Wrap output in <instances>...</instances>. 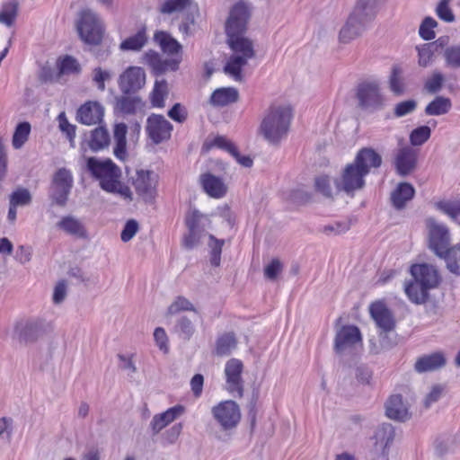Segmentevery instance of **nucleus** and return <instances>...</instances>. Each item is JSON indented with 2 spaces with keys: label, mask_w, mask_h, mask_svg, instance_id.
I'll list each match as a JSON object with an SVG mask.
<instances>
[{
  "label": "nucleus",
  "mask_w": 460,
  "mask_h": 460,
  "mask_svg": "<svg viewBox=\"0 0 460 460\" xmlns=\"http://www.w3.org/2000/svg\"><path fill=\"white\" fill-rule=\"evenodd\" d=\"M438 46L435 42L424 43L416 47L418 54V65L420 67H428L435 61V53Z\"/></svg>",
  "instance_id": "nucleus-38"
},
{
  "label": "nucleus",
  "mask_w": 460,
  "mask_h": 460,
  "mask_svg": "<svg viewBox=\"0 0 460 460\" xmlns=\"http://www.w3.org/2000/svg\"><path fill=\"white\" fill-rule=\"evenodd\" d=\"M439 257L444 259L450 273L460 276V243L449 247Z\"/></svg>",
  "instance_id": "nucleus-37"
},
{
  "label": "nucleus",
  "mask_w": 460,
  "mask_h": 460,
  "mask_svg": "<svg viewBox=\"0 0 460 460\" xmlns=\"http://www.w3.org/2000/svg\"><path fill=\"white\" fill-rule=\"evenodd\" d=\"M239 93L234 87H222L215 90L210 96L213 106L223 107L234 103L238 100Z\"/></svg>",
  "instance_id": "nucleus-33"
},
{
  "label": "nucleus",
  "mask_w": 460,
  "mask_h": 460,
  "mask_svg": "<svg viewBox=\"0 0 460 460\" xmlns=\"http://www.w3.org/2000/svg\"><path fill=\"white\" fill-rule=\"evenodd\" d=\"M376 0H358L345 23L339 31V41L348 44L360 37L367 25L376 16Z\"/></svg>",
  "instance_id": "nucleus-5"
},
{
  "label": "nucleus",
  "mask_w": 460,
  "mask_h": 460,
  "mask_svg": "<svg viewBox=\"0 0 460 460\" xmlns=\"http://www.w3.org/2000/svg\"><path fill=\"white\" fill-rule=\"evenodd\" d=\"M58 119L60 130L66 135V137L68 138L71 146L74 147V140L75 137V126L68 122L65 112H61L58 115Z\"/></svg>",
  "instance_id": "nucleus-60"
},
{
  "label": "nucleus",
  "mask_w": 460,
  "mask_h": 460,
  "mask_svg": "<svg viewBox=\"0 0 460 460\" xmlns=\"http://www.w3.org/2000/svg\"><path fill=\"white\" fill-rule=\"evenodd\" d=\"M189 0H166L160 5V12L164 14H172L181 12L188 4Z\"/></svg>",
  "instance_id": "nucleus-59"
},
{
  "label": "nucleus",
  "mask_w": 460,
  "mask_h": 460,
  "mask_svg": "<svg viewBox=\"0 0 460 460\" xmlns=\"http://www.w3.org/2000/svg\"><path fill=\"white\" fill-rule=\"evenodd\" d=\"M50 329L51 324L43 318H23L14 323L13 337L20 343H33Z\"/></svg>",
  "instance_id": "nucleus-8"
},
{
  "label": "nucleus",
  "mask_w": 460,
  "mask_h": 460,
  "mask_svg": "<svg viewBox=\"0 0 460 460\" xmlns=\"http://www.w3.org/2000/svg\"><path fill=\"white\" fill-rule=\"evenodd\" d=\"M446 362L447 359L445 355L442 352L438 351L419 358L414 364V369L418 373L435 371L444 367Z\"/></svg>",
  "instance_id": "nucleus-30"
},
{
  "label": "nucleus",
  "mask_w": 460,
  "mask_h": 460,
  "mask_svg": "<svg viewBox=\"0 0 460 460\" xmlns=\"http://www.w3.org/2000/svg\"><path fill=\"white\" fill-rule=\"evenodd\" d=\"M168 116L177 122H183L187 118V111L180 103H176L168 111Z\"/></svg>",
  "instance_id": "nucleus-64"
},
{
  "label": "nucleus",
  "mask_w": 460,
  "mask_h": 460,
  "mask_svg": "<svg viewBox=\"0 0 460 460\" xmlns=\"http://www.w3.org/2000/svg\"><path fill=\"white\" fill-rule=\"evenodd\" d=\"M211 414L216 423L224 431L234 429L241 420L240 407L232 400L223 401L213 406Z\"/></svg>",
  "instance_id": "nucleus-9"
},
{
  "label": "nucleus",
  "mask_w": 460,
  "mask_h": 460,
  "mask_svg": "<svg viewBox=\"0 0 460 460\" xmlns=\"http://www.w3.org/2000/svg\"><path fill=\"white\" fill-rule=\"evenodd\" d=\"M411 274L413 279L420 281L429 289L435 288L440 280L438 270L430 264H414L411 267Z\"/></svg>",
  "instance_id": "nucleus-19"
},
{
  "label": "nucleus",
  "mask_w": 460,
  "mask_h": 460,
  "mask_svg": "<svg viewBox=\"0 0 460 460\" xmlns=\"http://www.w3.org/2000/svg\"><path fill=\"white\" fill-rule=\"evenodd\" d=\"M394 438V430L391 424H382L375 431L374 444L370 449L372 460H389V447Z\"/></svg>",
  "instance_id": "nucleus-11"
},
{
  "label": "nucleus",
  "mask_w": 460,
  "mask_h": 460,
  "mask_svg": "<svg viewBox=\"0 0 460 460\" xmlns=\"http://www.w3.org/2000/svg\"><path fill=\"white\" fill-rule=\"evenodd\" d=\"M136 193L145 201H152L156 196L158 175L153 171L137 170L132 178Z\"/></svg>",
  "instance_id": "nucleus-12"
},
{
  "label": "nucleus",
  "mask_w": 460,
  "mask_h": 460,
  "mask_svg": "<svg viewBox=\"0 0 460 460\" xmlns=\"http://www.w3.org/2000/svg\"><path fill=\"white\" fill-rule=\"evenodd\" d=\"M184 412V406L178 404L169 408L162 413L155 415L151 421L153 431L155 433L160 432L164 428L181 417Z\"/></svg>",
  "instance_id": "nucleus-29"
},
{
  "label": "nucleus",
  "mask_w": 460,
  "mask_h": 460,
  "mask_svg": "<svg viewBox=\"0 0 460 460\" xmlns=\"http://www.w3.org/2000/svg\"><path fill=\"white\" fill-rule=\"evenodd\" d=\"M360 342L361 335L358 328L353 325H345L336 332L334 348L338 353H341Z\"/></svg>",
  "instance_id": "nucleus-17"
},
{
  "label": "nucleus",
  "mask_w": 460,
  "mask_h": 460,
  "mask_svg": "<svg viewBox=\"0 0 460 460\" xmlns=\"http://www.w3.org/2000/svg\"><path fill=\"white\" fill-rule=\"evenodd\" d=\"M154 338H155V343L159 347V349L161 350H163L164 352H167L169 349V347H168V338H167V334H166L165 331L161 327L156 328L154 332Z\"/></svg>",
  "instance_id": "nucleus-63"
},
{
  "label": "nucleus",
  "mask_w": 460,
  "mask_h": 460,
  "mask_svg": "<svg viewBox=\"0 0 460 460\" xmlns=\"http://www.w3.org/2000/svg\"><path fill=\"white\" fill-rule=\"evenodd\" d=\"M154 40L160 46L164 53L170 56L179 54L181 49V45L169 33L163 31L155 33Z\"/></svg>",
  "instance_id": "nucleus-34"
},
{
  "label": "nucleus",
  "mask_w": 460,
  "mask_h": 460,
  "mask_svg": "<svg viewBox=\"0 0 460 460\" xmlns=\"http://www.w3.org/2000/svg\"><path fill=\"white\" fill-rule=\"evenodd\" d=\"M110 142L111 138L108 130L103 127H99L91 131L87 144L92 151L98 152L107 148Z\"/></svg>",
  "instance_id": "nucleus-36"
},
{
  "label": "nucleus",
  "mask_w": 460,
  "mask_h": 460,
  "mask_svg": "<svg viewBox=\"0 0 460 460\" xmlns=\"http://www.w3.org/2000/svg\"><path fill=\"white\" fill-rule=\"evenodd\" d=\"M438 26V22L432 17H426L419 29L420 36L425 40H433L436 37L434 29Z\"/></svg>",
  "instance_id": "nucleus-55"
},
{
  "label": "nucleus",
  "mask_w": 460,
  "mask_h": 460,
  "mask_svg": "<svg viewBox=\"0 0 460 460\" xmlns=\"http://www.w3.org/2000/svg\"><path fill=\"white\" fill-rule=\"evenodd\" d=\"M104 116L103 106L95 101H90L84 103L77 111V120L87 126L99 124L102 121Z\"/></svg>",
  "instance_id": "nucleus-21"
},
{
  "label": "nucleus",
  "mask_w": 460,
  "mask_h": 460,
  "mask_svg": "<svg viewBox=\"0 0 460 460\" xmlns=\"http://www.w3.org/2000/svg\"><path fill=\"white\" fill-rule=\"evenodd\" d=\"M292 119L291 108L288 105H272L266 111L260 130L270 143H279L289 130Z\"/></svg>",
  "instance_id": "nucleus-6"
},
{
  "label": "nucleus",
  "mask_w": 460,
  "mask_h": 460,
  "mask_svg": "<svg viewBox=\"0 0 460 460\" xmlns=\"http://www.w3.org/2000/svg\"><path fill=\"white\" fill-rule=\"evenodd\" d=\"M32 196L31 191L23 187L15 189L9 196V209L7 220L13 224L16 220L17 208L26 207L31 203Z\"/></svg>",
  "instance_id": "nucleus-26"
},
{
  "label": "nucleus",
  "mask_w": 460,
  "mask_h": 460,
  "mask_svg": "<svg viewBox=\"0 0 460 460\" xmlns=\"http://www.w3.org/2000/svg\"><path fill=\"white\" fill-rule=\"evenodd\" d=\"M184 311H193L195 312V307L190 301L183 296H178L175 300L169 305L167 309V315H175L181 312Z\"/></svg>",
  "instance_id": "nucleus-50"
},
{
  "label": "nucleus",
  "mask_w": 460,
  "mask_h": 460,
  "mask_svg": "<svg viewBox=\"0 0 460 460\" xmlns=\"http://www.w3.org/2000/svg\"><path fill=\"white\" fill-rule=\"evenodd\" d=\"M141 108V100L137 97L124 96L117 101V109L124 114H133Z\"/></svg>",
  "instance_id": "nucleus-47"
},
{
  "label": "nucleus",
  "mask_w": 460,
  "mask_h": 460,
  "mask_svg": "<svg viewBox=\"0 0 460 460\" xmlns=\"http://www.w3.org/2000/svg\"><path fill=\"white\" fill-rule=\"evenodd\" d=\"M138 231V224L135 220H128L120 234L121 240L125 243L130 241Z\"/></svg>",
  "instance_id": "nucleus-62"
},
{
  "label": "nucleus",
  "mask_w": 460,
  "mask_h": 460,
  "mask_svg": "<svg viewBox=\"0 0 460 460\" xmlns=\"http://www.w3.org/2000/svg\"><path fill=\"white\" fill-rule=\"evenodd\" d=\"M148 36L146 27L139 29L135 34L126 38L119 44L121 51L138 52L146 45Z\"/></svg>",
  "instance_id": "nucleus-32"
},
{
  "label": "nucleus",
  "mask_w": 460,
  "mask_h": 460,
  "mask_svg": "<svg viewBox=\"0 0 460 460\" xmlns=\"http://www.w3.org/2000/svg\"><path fill=\"white\" fill-rule=\"evenodd\" d=\"M112 76L111 70L97 66L92 72V82L99 91L103 92L106 88L105 83L110 82Z\"/></svg>",
  "instance_id": "nucleus-48"
},
{
  "label": "nucleus",
  "mask_w": 460,
  "mask_h": 460,
  "mask_svg": "<svg viewBox=\"0 0 460 460\" xmlns=\"http://www.w3.org/2000/svg\"><path fill=\"white\" fill-rule=\"evenodd\" d=\"M57 228L63 233L76 238L87 236L86 228L84 223L75 216L66 215L62 217L56 225Z\"/></svg>",
  "instance_id": "nucleus-27"
},
{
  "label": "nucleus",
  "mask_w": 460,
  "mask_h": 460,
  "mask_svg": "<svg viewBox=\"0 0 460 460\" xmlns=\"http://www.w3.org/2000/svg\"><path fill=\"white\" fill-rule=\"evenodd\" d=\"M249 17V6L241 2L232 8L226 24L228 42L233 54L227 60L224 71L235 81L243 80V68L247 65L248 60L254 57L252 42L242 36L246 29Z\"/></svg>",
  "instance_id": "nucleus-1"
},
{
  "label": "nucleus",
  "mask_w": 460,
  "mask_h": 460,
  "mask_svg": "<svg viewBox=\"0 0 460 460\" xmlns=\"http://www.w3.org/2000/svg\"><path fill=\"white\" fill-rule=\"evenodd\" d=\"M172 125L164 116L152 114L147 118L146 131L155 144H159L171 137Z\"/></svg>",
  "instance_id": "nucleus-15"
},
{
  "label": "nucleus",
  "mask_w": 460,
  "mask_h": 460,
  "mask_svg": "<svg viewBox=\"0 0 460 460\" xmlns=\"http://www.w3.org/2000/svg\"><path fill=\"white\" fill-rule=\"evenodd\" d=\"M381 163L382 158L380 155L372 148H362L358 152L352 162L365 176H367L373 168H378Z\"/></svg>",
  "instance_id": "nucleus-24"
},
{
  "label": "nucleus",
  "mask_w": 460,
  "mask_h": 460,
  "mask_svg": "<svg viewBox=\"0 0 460 460\" xmlns=\"http://www.w3.org/2000/svg\"><path fill=\"white\" fill-rule=\"evenodd\" d=\"M445 82L443 74L439 71H434L431 75L426 80L424 87L430 93L439 92Z\"/></svg>",
  "instance_id": "nucleus-56"
},
{
  "label": "nucleus",
  "mask_w": 460,
  "mask_h": 460,
  "mask_svg": "<svg viewBox=\"0 0 460 460\" xmlns=\"http://www.w3.org/2000/svg\"><path fill=\"white\" fill-rule=\"evenodd\" d=\"M185 221L188 229L192 232H204L210 224L209 218L196 209L188 212Z\"/></svg>",
  "instance_id": "nucleus-42"
},
{
  "label": "nucleus",
  "mask_w": 460,
  "mask_h": 460,
  "mask_svg": "<svg viewBox=\"0 0 460 460\" xmlns=\"http://www.w3.org/2000/svg\"><path fill=\"white\" fill-rule=\"evenodd\" d=\"M451 2L452 0H440L436 7V14L446 22H453L455 21V15L450 8Z\"/></svg>",
  "instance_id": "nucleus-58"
},
{
  "label": "nucleus",
  "mask_w": 460,
  "mask_h": 460,
  "mask_svg": "<svg viewBox=\"0 0 460 460\" xmlns=\"http://www.w3.org/2000/svg\"><path fill=\"white\" fill-rule=\"evenodd\" d=\"M415 193L413 186L408 182H401L391 194L393 205L396 208H402L405 203L411 200Z\"/></svg>",
  "instance_id": "nucleus-35"
},
{
  "label": "nucleus",
  "mask_w": 460,
  "mask_h": 460,
  "mask_svg": "<svg viewBox=\"0 0 460 460\" xmlns=\"http://www.w3.org/2000/svg\"><path fill=\"white\" fill-rule=\"evenodd\" d=\"M443 56L447 67L460 68V45L447 47Z\"/></svg>",
  "instance_id": "nucleus-51"
},
{
  "label": "nucleus",
  "mask_w": 460,
  "mask_h": 460,
  "mask_svg": "<svg viewBox=\"0 0 460 460\" xmlns=\"http://www.w3.org/2000/svg\"><path fill=\"white\" fill-rule=\"evenodd\" d=\"M417 103L413 100H407L397 103L394 107V115L398 118L406 116L415 111Z\"/></svg>",
  "instance_id": "nucleus-61"
},
{
  "label": "nucleus",
  "mask_w": 460,
  "mask_h": 460,
  "mask_svg": "<svg viewBox=\"0 0 460 460\" xmlns=\"http://www.w3.org/2000/svg\"><path fill=\"white\" fill-rule=\"evenodd\" d=\"M174 331L181 339L190 340L195 332V327L189 318L183 316L177 321Z\"/></svg>",
  "instance_id": "nucleus-49"
},
{
  "label": "nucleus",
  "mask_w": 460,
  "mask_h": 460,
  "mask_svg": "<svg viewBox=\"0 0 460 460\" xmlns=\"http://www.w3.org/2000/svg\"><path fill=\"white\" fill-rule=\"evenodd\" d=\"M81 71V66L78 61L70 57L66 56L59 61V72L62 75H76Z\"/></svg>",
  "instance_id": "nucleus-53"
},
{
  "label": "nucleus",
  "mask_w": 460,
  "mask_h": 460,
  "mask_svg": "<svg viewBox=\"0 0 460 460\" xmlns=\"http://www.w3.org/2000/svg\"><path fill=\"white\" fill-rule=\"evenodd\" d=\"M429 248L439 257L448 249L450 234L448 228L434 218L427 220Z\"/></svg>",
  "instance_id": "nucleus-13"
},
{
  "label": "nucleus",
  "mask_w": 460,
  "mask_h": 460,
  "mask_svg": "<svg viewBox=\"0 0 460 460\" xmlns=\"http://www.w3.org/2000/svg\"><path fill=\"white\" fill-rule=\"evenodd\" d=\"M76 29L81 40L91 45H98L104 33L102 19L91 9H84L79 13Z\"/></svg>",
  "instance_id": "nucleus-7"
},
{
  "label": "nucleus",
  "mask_w": 460,
  "mask_h": 460,
  "mask_svg": "<svg viewBox=\"0 0 460 460\" xmlns=\"http://www.w3.org/2000/svg\"><path fill=\"white\" fill-rule=\"evenodd\" d=\"M18 15V4L15 1H9L2 4L0 10V23L11 27L14 24Z\"/></svg>",
  "instance_id": "nucleus-45"
},
{
  "label": "nucleus",
  "mask_w": 460,
  "mask_h": 460,
  "mask_svg": "<svg viewBox=\"0 0 460 460\" xmlns=\"http://www.w3.org/2000/svg\"><path fill=\"white\" fill-rule=\"evenodd\" d=\"M168 95V85L165 80L155 83L154 89L151 93V102L154 107L162 108L164 106V100Z\"/></svg>",
  "instance_id": "nucleus-46"
},
{
  "label": "nucleus",
  "mask_w": 460,
  "mask_h": 460,
  "mask_svg": "<svg viewBox=\"0 0 460 460\" xmlns=\"http://www.w3.org/2000/svg\"><path fill=\"white\" fill-rule=\"evenodd\" d=\"M86 167L103 190L119 194L128 200L132 199V192L120 181L121 171L112 160L90 157L86 161Z\"/></svg>",
  "instance_id": "nucleus-3"
},
{
  "label": "nucleus",
  "mask_w": 460,
  "mask_h": 460,
  "mask_svg": "<svg viewBox=\"0 0 460 460\" xmlns=\"http://www.w3.org/2000/svg\"><path fill=\"white\" fill-rule=\"evenodd\" d=\"M142 62L149 66L155 74L159 75L169 70H176L180 58L163 59L156 51L148 50L143 55Z\"/></svg>",
  "instance_id": "nucleus-22"
},
{
  "label": "nucleus",
  "mask_w": 460,
  "mask_h": 460,
  "mask_svg": "<svg viewBox=\"0 0 460 460\" xmlns=\"http://www.w3.org/2000/svg\"><path fill=\"white\" fill-rule=\"evenodd\" d=\"M73 182V174L69 170L61 168L55 173L52 182L53 190L51 198L56 204L64 206L66 203Z\"/></svg>",
  "instance_id": "nucleus-14"
},
{
  "label": "nucleus",
  "mask_w": 460,
  "mask_h": 460,
  "mask_svg": "<svg viewBox=\"0 0 460 460\" xmlns=\"http://www.w3.org/2000/svg\"><path fill=\"white\" fill-rule=\"evenodd\" d=\"M146 84V73L139 66L128 67L119 78V86L125 93H134L141 89Z\"/></svg>",
  "instance_id": "nucleus-16"
},
{
  "label": "nucleus",
  "mask_w": 460,
  "mask_h": 460,
  "mask_svg": "<svg viewBox=\"0 0 460 460\" xmlns=\"http://www.w3.org/2000/svg\"><path fill=\"white\" fill-rule=\"evenodd\" d=\"M452 107L449 98L444 96H437L425 108V113L429 116H440L447 114Z\"/></svg>",
  "instance_id": "nucleus-43"
},
{
  "label": "nucleus",
  "mask_w": 460,
  "mask_h": 460,
  "mask_svg": "<svg viewBox=\"0 0 460 460\" xmlns=\"http://www.w3.org/2000/svg\"><path fill=\"white\" fill-rule=\"evenodd\" d=\"M31 131V126L27 121L20 122L16 125L12 137V146L13 149L19 150L23 147L29 140Z\"/></svg>",
  "instance_id": "nucleus-41"
},
{
  "label": "nucleus",
  "mask_w": 460,
  "mask_h": 460,
  "mask_svg": "<svg viewBox=\"0 0 460 460\" xmlns=\"http://www.w3.org/2000/svg\"><path fill=\"white\" fill-rule=\"evenodd\" d=\"M237 341L233 332H226L220 335L216 342L215 352L217 356H227L235 349Z\"/></svg>",
  "instance_id": "nucleus-40"
},
{
  "label": "nucleus",
  "mask_w": 460,
  "mask_h": 460,
  "mask_svg": "<svg viewBox=\"0 0 460 460\" xmlns=\"http://www.w3.org/2000/svg\"><path fill=\"white\" fill-rule=\"evenodd\" d=\"M429 288L417 280H413L405 286V293L409 299L415 304H423L428 298Z\"/></svg>",
  "instance_id": "nucleus-39"
},
{
  "label": "nucleus",
  "mask_w": 460,
  "mask_h": 460,
  "mask_svg": "<svg viewBox=\"0 0 460 460\" xmlns=\"http://www.w3.org/2000/svg\"><path fill=\"white\" fill-rule=\"evenodd\" d=\"M204 146L207 149H211L213 147L224 149V150L227 151L230 155L235 149L234 145L223 136H217V137H215L211 140H207L204 144Z\"/></svg>",
  "instance_id": "nucleus-57"
},
{
  "label": "nucleus",
  "mask_w": 460,
  "mask_h": 460,
  "mask_svg": "<svg viewBox=\"0 0 460 460\" xmlns=\"http://www.w3.org/2000/svg\"><path fill=\"white\" fill-rule=\"evenodd\" d=\"M431 135V130L428 126H420L413 129L410 135V142L412 146L423 145Z\"/></svg>",
  "instance_id": "nucleus-54"
},
{
  "label": "nucleus",
  "mask_w": 460,
  "mask_h": 460,
  "mask_svg": "<svg viewBox=\"0 0 460 460\" xmlns=\"http://www.w3.org/2000/svg\"><path fill=\"white\" fill-rule=\"evenodd\" d=\"M357 98L359 106L368 111H379L385 103V98L377 81H365L359 84L357 88Z\"/></svg>",
  "instance_id": "nucleus-10"
},
{
  "label": "nucleus",
  "mask_w": 460,
  "mask_h": 460,
  "mask_svg": "<svg viewBox=\"0 0 460 460\" xmlns=\"http://www.w3.org/2000/svg\"><path fill=\"white\" fill-rule=\"evenodd\" d=\"M199 182L207 195L213 199H222L227 193V185L224 180L211 172L199 175Z\"/></svg>",
  "instance_id": "nucleus-20"
},
{
  "label": "nucleus",
  "mask_w": 460,
  "mask_h": 460,
  "mask_svg": "<svg viewBox=\"0 0 460 460\" xmlns=\"http://www.w3.org/2000/svg\"><path fill=\"white\" fill-rule=\"evenodd\" d=\"M371 317L376 326L385 332H390L394 328L395 322L391 311L382 302H376L369 308Z\"/></svg>",
  "instance_id": "nucleus-23"
},
{
  "label": "nucleus",
  "mask_w": 460,
  "mask_h": 460,
  "mask_svg": "<svg viewBox=\"0 0 460 460\" xmlns=\"http://www.w3.org/2000/svg\"><path fill=\"white\" fill-rule=\"evenodd\" d=\"M208 247L210 248V262L212 265L217 267L220 264V255L222 247L224 245V240L217 239L213 235H208Z\"/></svg>",
  "instance_id": "nucleus-52"
},
{
  "label": "nucleus",
  "mask_w": 460,
  "mask_h": 460,
  "mask_svg": "<svg viewBox=\"0 0 460 460\" xmlns=\"http://www.w3.org/2000/svg\"><path fill=\"white\" fill-rule=\"evenodd\" d=\"M435 208L455 220L460 216V196L438 201L435 203Z\"/></svg>",
  "instance_id": "nucleus-44"
},
{
  "label": "nucleus",
  "mask_w": 460,
  "mask_h": 460,
  "mask_svg": "<svg viewBox=\"0 0 460 460\" xmlns=\"http://www.w3.org/2000/svg\"><path fill=\"white\" fill-rule=\"evenodd\" d=\"M128 127L125 123H117L113 128V137L115 146L113 148V155L119 160L124 161L128 156L127 152V136Z\"/></svg>",
  "instance_id": "nucleus-31"
},
{
  "label": "nucleus",
  "mask_w": 460,
  "mask_h": 460,
  "mask_svg": "<svg viewBox=\"0 0 460 460\" xmlns=\"http://www.w3.org/2000/svg\"><path fill=\"white\" fill-rule=\"evenodd\" d=\"M418 153L411 146H402L397 150L394 158L396 172L401 176L412 172L417 164Z\"/></svg>",
  "instance_id": "nucleus-18"
},
{
  "label": "nucleus",
  "mask_w": 460,
  "mask_h": 460,
  "mask_svg": "<svg viewBox=\"0 0 460 460\" xmlns=\"http://www.w3.org/2000/svg\"><path fill=\"white\" fill-rule=\"evenodd\" d=\"M385 412L389 419L404 421L410 418L409 405L399 394L392 395L385 403Z\"/></svg>",
  "instance_id": "nucleus-28"
},
{
  "label": "nucleus",
  "mask_w": 460,
  "mask_h": 460,
  "mask_svg": "<svg viewBox=\"0 0 460 460\" xmlns=\"http://www.w3.org/2000/svg\"><path fill=\"white\" fill-rule=\"evenodd\" d=\"M249 17V6L241 2L232 8L226 24L228 42L233 54L227 60L224 71L235 81L243 80V68L247 65L248 60L254 57L252 42L242 36L246 29Z\"/></svg>",
  "instance_id": "nucleus-2"
},
{
  "label": "nucleus",
  "mask_w": 460,
  "mask_h": 460,
  "mask_svg": "<svg viewBox=\"0 0 460 460\" xmlns=\"http://www.w3.org/2000/svg\"><path fill=\"white\" fill-rule=\"evenodd\" d=\"M243 363L237 358L229 359L225 367L227 390L231 393L242 394Z\"/></svg>",
  "instance_id": "nucleus-25"
},
{
  "label": "nucleus",
  "mask_w": 460,
  "mask_h": 460,
  "mask_svg": "<svg viewBox=\"0 0 460 460\" xmlns=\"http://www.w3.org/2000/svg\"><path fill=\"white\" fill-rule=\"evenodd\" d=\"M366 176L352 163L348 164L341 173L331 180L328 176H319L315 180L316 189L326 197H332L339 192L354 196L355 192L364 188Z\"/></svg>",
  "instance_id": "nucleus-4"
}]
</instances>
